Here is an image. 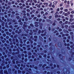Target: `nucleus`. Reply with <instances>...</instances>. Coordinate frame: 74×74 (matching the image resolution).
<instances>
[{
	"mask_svg": "<svg viewBox=\"0 0 74 74\" xmlns=\"http://www.w3.org/2000/svg\"><path fill=\"white\" fill-rule=\"evenodd\" d=\"M58 3V1H55L53 2V3L54 4H56Z\"/></svg>",
	"mask_w": 74,
	"mask_h": 74,
	"instance_id": "nucleus-1",
	"label": "nucleus"
},
{
	"mask_svg": "<svg viewBox=\"0 0 74 74\" xmlns=\"http://www.w3.org/2000/svg\"><path fill=\"white\" fill-rule=\"evenodd\" d=\"M35 26L36 27H38V23L37 22H36L35 23Z\"/></svg>",
	"mask_w": 74,
	"mask_h": 74,
	"instance_id": "nucleus-2",
	"label": "nucleus"
},
{
	"mask_svg": "<svg viewBox=\"0 0 74 74\" xmlns=\"http://www.w3.org/2000/svg\"><path fill=\"white\" fill-rule=\"evenodd\" d=\"M24 26L25 27H26V22H24Z\"/></svg>",
	"mask_w": 74,
	"mask_h": 74,
	"instance_id": "nucleus-3",
	"label": "nucleus"
},
{
	"mask_svg": "<svg viewBox=\"0 0 74 74\" xmlns=\"http://www.w3.org/2000/svg\"><path fill=\"white\" fill-rule=\"evenodd\" d=\"M33 1H34V2L35 3H37V0H33Z\"/></svg>",
	"mask_w": 74,
	"mask_h": 74,
	"instance_id": "nucleus-4",
	"label": "nucleus"
},
{
	"mask_svg": "<svg viewBox=\"0 0 74 74\" xmlns=\"http://www.w3.org/2000/svg\"><path fill=\"white\" fill-rule=\"evenodd\" d=\"M69 21L70 22H72V21H73V19L71 18L69 19Z\"/></svg>",
	"mask_w": 74,
	"mask_h": 74,
	"instance_id": "nucleus-5",
	"label": "nucleus"
},
{
	"mask_svg": "<svg viewBox=\"0 0 74 74\" xmlns=\"http://www.w3.org/2000/svg\"><path fill=\"white\" fill-rule=\"evenodd\" d=\"M65 12H67L68 11V9H65L64 10Z\"/></svg>",
	"mask_w": 74,
	"mask_h": 74,
	"instance_id": "nucleus-6",
	"label": "nucleus"
},
{
	"mask_svg": "<svg viewBox=\"0 0 74 74\" xmlns=\"http://www.w3.org/2000/svg\"><path fill=\"white\" fill-rule=\"evenodd\" d=\"M63 12V11H60L59 12V13L60 14H62V13Z\"/></svg>",
	"mask_w": 74,
	"mask_h": 74,
	"instance_id": "nucleus-7",
	"label": "nucleus"
},
{
	"mask_svg": "<svg viewBox=\"0 0 74 74\" xmlns=\"http://www.w3.org/2000/svg\"><path fill=\"white\" fill-rule=\"evenodd\" d=\"M20 1L21 3H25V1H24L23 0H21Z\"/></svg>",
	"mask_w": 74,
	"mask_h": 74,
	"instance_id": "nucleus-8",
	"label": "nucleus"
},
{
	"mask_svg": "<svg viewBox=\"0 0 74 74\" xmlns=\"http://www.w3.org/2000/svg\"><path fill=\"white\" fill-rule=\"evenodd\" d=\"M41 7V6L40 5H38L37 6V7H38V8H40Z\"/></svg>",
	"mask_w": 74,
	"mask_h": 74,
	"instance_id": "nucleus-9",
	"label": "nucleus"
},
{
	"mask_svg": "<svg viewBox=\"0 0 74 74\" xmlns=\"http://www.w3.org/2000/svg\"><path fill=\"white\" fill-rule=\"evenodd\" d=\"M56 11H60V9H59V8H58L57 9Z\"/></svg>",
	"mask_w": 74,
	"mask_h": 74,
	"instance_id": "nucleus-10",
	"label": "nucleus"
},
{
	"mask_svg": "<svg viewBox=\"0 0 74 74\" xmlns=\"http://www.w3.org/2000/svg\"><path fill=\"white\" fill-rule=\"evenodd\" d=\"M55 18H57V17H58V14H55Z\"/></svg>",
	"mask_w": 74,
	"mask_h": 74,
	"instance_id": "nucleus-11",
	"label": "nucleus"
},
{
	"mask_svg": "<svg viewBox=\"0 0 74 74\" xmlns=\"http://www.w3.org/2000/svg\"><path fill=\"white\" fill-rule=\"evenodd\" d=\"M70 17H71V18H73V15L71 14L70 15Z\"/></svg>",
	"mask_w": 74,
	"mask_h": 74,
	"instance_id": "nucleus-12",
	"label": "nucleus"
},
{
	"mask_svg": "<svg viewBox=\"0 0 74 74\" xmlns=\"http://www.w3.org/2000/svg\"><path fill=\"white\" fill-rule=\"evenodd\" d=\"M71 14H73L74 13V11H71Z\"/></svg>",
	"mask_w": 74,
	"mask_h": 74,
	"instance_id": "nucleus-13",
	"label": "nucleus"
},
{
	"mask_svg": "<svg viewBox=\"0 0 74 74\" xmlns=\"http://www.w3.org/2000/svg\"><path fill=\"white\" fill-rule=\"evenodd\" d=\"M47 11H48V12H49V11L50 10H49V9H47Z\"/></svg>",
	"mask_w": 74,
	"mask_h": 74,
	"instance_id": "nucleus-14",
	"label": "nucleus"
},
{
	"mask_svg": "<svg viewBox=\"0 0 74 74\" xmlns=\"http://www.w3.org/2000/svg\"><path fill=\"white\" fill-rule=\"evenodd\" d=\"M40 13L41 14H44V12L43 11H41Z\"/></svg>",
	"mask_w": 74,
	"mask_h": 74,
	"instance_id": "nucleus-15",
	"label": "nucleus"
},
{
	"mask_svg": "<svg viewBox=\"0 0 74 74\" xmlns=\"http://www.w3.org/2000/svg\"><path fill=\"white\" fill-rule=\"evenodd\" d=\"M60 7H62V6H63V4L62 3H61L60 4Z\"/></svg>",
	"mask_w": 74,
	"mask_h": 74,
	"instance_id": "nucleus-16",
	"label": "nucleus"
},
{
	"mask_svg": "<svg viewBox=\"0 0 74 74\" xmlns=\"http://www.w3.org/2000/svg\"><path fill=\"white\" fill-rule=\"evenodd\" d=\"M42 8H45V6H44V5H42Z\"/></svg>",
	"mask_w": 74,
	"mask_h": 74,
	"instance_id": "nucleus-17",
	"label": "nucleus"
},
{
	"mask_svg": "<svg viewBox=\"0 0 74 74\" xmlns=\"http://www.w3.org/2000/svg\"><path fill=\"white\" fill-rule=\"evenodd\" d=\"M40 10H41V11H42L43 10V8H41L40 9Z\"/></svg>",
	"mask_w": 74,
	"mask_h": 74,
	"instance_id": "nucleus-18",
	"label": "nucleus"
},
{
	"mask_svg": "<svg viewBox=\"0 0 74 74\" xmlns=\"http://www.w3.org/2000/svg\"><path fill=\"white\" fill-rule=\"evenodd\" d=\"M49 19H51L52 18V16H50L49 17Z\"/></svg>",
	"mask_w": 74,
	"mask_h": 74,
	"instance_id": "nucleus-19",
	"label": "nucleus"
},
{
	"mask_svg": "<svg viewBox=\"0 0 74 74\" xmlns=\"http://www.w3.org/2000/svg\"><path fill=\"white\" fill-rule=\"evenodd\" d=\"M60 10H63V8L62 7H61L60 8Z\"/></svg>",
	"mask_w": 74,
	"mask_h": 74,
	"instance_id": "nucleus-20",
	"label": "nucleus"
},
{
	"mask_svg": "<svg viewBox=\"0 0 74 74\" xmlns=\"http://www.w3.org/2000/svg\"><path fill=\"white\" fill-rule=\"evenodd\" d=\"M58 14V12H56L55 13V15L57 14Z\"/></svg>",
	"mask_w": 74,
	"mask_h": 74,
	"instance_id": "nucleus-21",
	"label": "nucleus"
},
{
	"mask_svg": "<svg viewBox=\"0 0 74 74\" xmlns=\"http://www.w3.org/2000/svg\"><path fill=\"white\" fill-rule=\"evenodd\" d=\"M55 5H52V7H53V8H54L55 7Z\"/></svg>",
	"mask_w": 74,
	"mask_h": 74,
	"instance_id": "nucleus-22",
	"label": "nucleus"
},
{
	"mask_svg": "<svg viewBox=\"0 0 74 74\" xmlns=\"http://www.w3.org/2000/svg\"><path fill=\"white\" fill-rule=\"evenodd\" d=\"M34 15H32L31 16V17H32V18H33V17H34Z\"/></svg>",
	"mask_w": 74,
	"mask_h": 74,
	"instance_id": "nucleus-23",
	"label": "nucleus"
},
{
	"mask_svg": "<svg viewBox=\"0 0 74 74\" xmlns=\"http://www.w3.org/2000/svg\"><path fill=\"white\" fill-rule=\"evenodd\" d=\"M39 5H42V3H41L39 4Z\"/></svg>",
	"mask_w": 74,
	"mask_h": 74,
	"instance_id": "nucleus-24",
	"label": "nucleus"
},
{
	"mask_svg": "<svg viewBox=\"0 0 74 74\" xmlns=\"http://www.w3.org/2000/svg\"><path fill=\"white\" fill-rule=\"evenodd\" d=\"M65 19H66V20H67V21H68V20H69V18H68L67 17H66Z\"/></svg>",
	"mask_w": 74,
	"mask_h": 74,
	"instance_id": "nucleus-25",
	"label": "nucleus"
},
{
	"mask_svg": "<svg viewBox=\"0 0 74 74\" xmlns=\"http://www.w3.org/2000/svg\"><path fill=\"white\" fill-rule=\"evenodd\" d=\"M37 17L38 18H40V15H38V16H37Z\"/></svg>",
	"mask_w": 74,
	"mask_h": 74,
	"instance_id": "nucleus-26",
	"label": "nucleus"
},
{
	"mask_svg": "<svg viewBox=\"0 0 74 74\" xmlns=\"http://www.w3.org/2000/svg\"><path fill=\"white\" fill-rule=\"evenodd\" d=\"M27 12H30V10L29 9H27Z\"/></svg>",
	"mask_w": 74,
	"mask_h": 74,
	"instance_id": "nucleus-27",
	"label": "nucleus"
},
{
	"mask_svg": "<svg viewBox=\"0 0 74 74\" xmlns=\"http://www.w3.org/2000/svg\"><path fill=\"white\" fill-rule=\"evenodd\" d=\"M53 12H54V11H52L51 12V14H52L53 13Z\"/></svg>",
	"mask_w": 74,
	"mask_h": 74,
	"instance_id": "nucleus-28",
	"label": "nucleus"
},
{
	"mask_svg": "<svg viewBox=\"0 0 74 74\" xmlns=\"http://www.w3.org/2000/svg\"><path fill=\"white\" fill-rule=\"evenodd\" d=\"M41 21H42V19H40L39 20V22H41Z\"/></svg>",
	"mask_w": 74,
	"mask_h": 74,
	"instance_id": "nucleus-29",
	"label": "nucleus"
},
{
	"mask_svg": "<svg viewBox=\"0 0 74 74\" xmlns=\"http://www.w3.org/2000/svg\"><path fill=\"white\" fill-rule=\"evenodd\" d=\"M34 38H37V36H34Z\"/></svg>",
	"mask_w": 74,
	"mask_h": 74,
	"instance_id": "nucleus-30",
	"label": "nucleus"
},
{
	"mask_svg": "<svg viewBox=\"0 0 74 74\" xmlns=\"http://www.w3.org/2000/svg\"><path fill=\"white\" fill-rule=\"evenodd\" d=\"M30 26H32V27H33V25L32 24H31Z\"/></svg>",
	"mask_w": 74,
	"mask_h": 74,
	"instance_id": "nucleus-31",
	"label": "nucleus"
},
{
	"mask_svg": "<svg viewBox=\"0 0 74 74\" xmlns=\"http://www.w3.org/2000/svg\"><path fill=\"white\" fill-rule=\"evenodd\" d=\"M68 23V21H66L65 22V24H67Z\"/></svg>",
	"mask_w": 74,
	"mask_h": 74,
	"instance_id": "nucleus-32",
	"label": "nucleus"
},
{
	"mask_svg": "<svg viewBox=\"0 0 74 74\" xmlns=\"http://www.w3.org/2000/svg\"><path fill=\"white\" fill-rule=\"evenodd\" d=\"M69 10L70 11H72L73 10V9H71V8H69Z\"/></svg>",
	"mask_w": 74,
	"mask_h": 74,
	"instance_id": "nucleus-33",
	"label": "nucleus"
},
{
	"mask_svg": "<svg viewBox=\"0 0 74 74\" xmlns=\"http://www.w3.org/2000/svg\"><path fill=\"white\" fill-rule=\"evenodd\" d=\"M65 16H67L68 15V14L67 13H65L64 15Z\"/></svg>",
	"mask_w": 74,
	"mask_h": 74,
	"instance_id": "nucleus-34",
	"label": "nucleus"
},
{
	"mask_svg": "<svg viewBox=\"0 0 74 74\" xmlns=\"http://www.w3.org/2000/svg\"><path fill=\"white\" fill-rule=\"evenodd\" d=\"M56 24L55 23H53V26H55V25Z\"/></svg>",
	"mask_w": 74,
	"mask_h": 74,
	"instance_id": "nucleus-35",
	"label": "nucleus"
},
{
	"mask_svg": "<svg viewBox=\"0 0 74 74\" xmlns=\"http://www.w3.org/2000/svg\"><path fill=\"white\" fill-rule=\"evenodd\" d=\"M32 5H34V3H32Z\"/></svg>",
	"mask_w": 74,
	"mask_h": 74,
	"instance_id": "nucleus-36",
	"label": "nucleus"
},
{
	"mask_svg": "<svg viewBox=\"0 0 74 74\" xmlns=\"http://www.w3.org/2000/svg\"><path fill=\"white\" fill-rule=\"evenodd\" d=\"M12 4H14L15 2L14 1H12Z\"/></svg>",
	"mask_w": 74,
	"mask_h": 74,
	"instance_id": "nucleus-37",
	"label": "nucleus"
},
{
	"mask_svg": "<svg viewBox=\"0 0 74 74\" xmlns=\"http://www.w3.org/2000/svg\"><path fill=\"white\" fill-rule=\"evenodd\" d=\"M68 30L69 31V32H71V30L70 29H69Z\"/></svg>",
	"mask_w": 74,
	"mask_h": 74,
	"instance_id": "nucleus-38",
	"label": "nucleus"
},
{
	"mask_svg": "<svg viewBox=\"0 0 74 74\" xmlns=\"http://www.w3.org/2000/svg\"><path fill=\"white\" fill-rule=\"evenodd\" d=\"M59 23L61 24V23H62V21H60L59 22Z\"/></svg>",
	"mask_w": 74,
	"mask_h": 74,
	"instance_id": "nucleus-39",
	"label": "nucleus"
},
{
	"mask_svg": "<svg viewBox=\"0 0 74 74\" xmlns=\"http://www.w3.org/2000/svg\"><path fill=\"white\" fill-rule=\"evenodd\" d=\"M50 10H53V8H50Z\"/></svg>",
	"mask_w": 74,
	"mask_h": 74,
	"instance_id": "nucleus-40",
	"label": "nucleus"
},
{
	"mask_svg": "<svg viewBox=\"0 0 74 74\" xmlns=\"http://www.w3.org/2000/svg\"><path fill=\"white\" fill-rule=\"evenodd\" d=\"M67 3V1H64V3Z\"/></svg>",
	"mask_w": 74,
	"mask_h": 74,
	"instance_id": "nucleus-41",
	"label": "nucleus"
},
{
	"mask_svg": "<svg viewBox=\"0 0 74 74\" xmlns=\"http://www.w3.org/2000/svg\"><path fill=\"white\" fill-rule=\"evenodd\" d=\"M26 8H29V6H27Z\"/></svg>",
	"mask_w": 74,
	"mask_h": 74,
	"instance_id": "nucleus-42",
	"label": "nucleus"
},
{
	"mask_svg": "<svg viewBox=\"0 0 74 74\" xmlns=\"http://www.w3.org/2000/svg\"><path fill=\"white\" fill-rule=\"evenodd\" d=\"M46 56H47V55H44V57H45V58L46 57Z\"/></svg>",
	"mask_w": 74,
	"mask_h": 74,
	"instance_id": "nucleus-43",
	"label": "nucleus"
},
{
	"mask_svg": "<svg viewBox=\"0 0 74 74\" xmlns=\"http://www.w3.org/2000/svg\"><path fill=\"white\" fill-rule=\"evenodd\" d=\"M41 1H42V2H44V0H41Z\"/></svg>",
	"mask_w": 74,
	"mask_h": 74,
	"instance_id": "nucleus-44",
	"label": "nucleus"
},
{
	"mask_svg": "<svg viewBox=\"0 0 74 74\" xmlns=\"http://www.w3.org/2000/svg\"><path fill=\"white\" fill-rule=\"evenodd\" d=\"M66 21V19H63V22H64V21Z\"/></svg>",
	"mask_w": 74,
	"mask_h": 74,
	"instance_id": "nucleus-45",
	"label": "nucleus"
},
{
	"mask_svg": "<svg viewBox=\"0 0 74 74\" xmlns=\"http://www.w3.org/2000/svg\"><path fill=\"white\" fill-rule=\"evenodd\" d=\"M23 13H25L26 12V11H23Z\"/></svg>",
	"mask_w": 74,
	"mask_h": 74,
	"instance_id": "nucleus-46",
	"label": "nucleus"
},
{
	"mask_svg": "<svg viewBox=\"0 0 74 74\" xmlns=\"http://www.w3.org/2000/svg\"><path fill=\"white\" fill-rule=\"evenodd\" d=\"M29 15H30V14H29L27 13V16H29Z\"/></svg>",
	"mask_w": 74,
	"mask_h": 74,
	"instance_id": "nucleus-47",
	"label": "nucleus"
},
{
	"mask_svg": "<svg viewBox=\"0 0 74 74\" xmlns=\"http://www.w3.org/2000/svg\"><path fill=\"white\" fill-rule=\"evenodd\" d=\"M67 3L68 4H70V2H69V1H67Z\"/></svg>",
	"mask_w": 74,
	"mask_h": 74,
	"instance_id": "nucleus-48",
	"label": "nucleus"
},
{
	"mask_svg": "<svg viewBox=\"0 0 74 74\" xmlns=\"http://www.w3.org/2000/svg\"><path fill=\"white\" fill-rule=\"evenodd\" d=\"M34 19H37V17H35L34 18Z\"/></svg>",
	"mask_w": 74,
	"mask_h": 74,
	"instance_id": "nucleus-49",
	"label": "nucleus"
},
{
	"mask_svg": "<svg viewBox=\"0 0 74 74\" xmlns=\"http://www.w3.org/2000/svg\"><path fill=\"white\" fill-rule=\"evenodd\" d=\"M57 73H58V74H59L60 73V71H58L57 72Z\"/></svg>",
	"mask_w": 74,
	"mask_h": 74,
	"instance_id": "nucleus-50",
	"label": "nucleus"
},
{
	"mask_svg": "<svg viewBox=\"0 0 74 74\" xmlns=\"http://www.w3.org/2000/svg\"><path fill=\"white\" fill-rule=\"evenodd\" d=\"M36 13H37V14H38V11H36Z\"/></svg>",
	"mask_w": 74,
	"mask_h": 74,
	"instance_id": "nucleus-51",
	"label": "nucleus"
},
{
	"mask_svg": "<svg viewBox=\"0 0 74 74\" xmlns=\"http://www.w3.org/2000/svg\"><path fill=\"white\" fill-rule=\"evenodd\" d=\"M49 7H51L52 6V5H50L49 4Z\"/></svg>",
	"mask_w": 74,
	"mask_h": 74,
	"instance_id": "nucleus-52",
	"label": "nucleus"
},
{
	"mask_svg": "<svg viewBox=\"0 0 74 74\" xmlns=\"http://www.w3.org/2000/svg\"><path fill=\"white\" fill-rule=\"evenodd\" d=\"M71 27H72V28H74V25H72L71 26Z\"/></svg>",
	"mask_w": 74,
	"mask_h": 74,
	"instance_id": "nucleus-53",
	"label": "nucleus"
},
{
	"mask_svg": "<svg viewBox=\"0 0 74 74\" xmlns=\"http://www.w3.org/2000/svg\"><path fill=\"white\" fill-rule=\"evenodd\" d=\"M12 14H15V12H12Z\"/></svg>",
	"mask_w": 74,
	"mask_h": 74,
	"instance_id": "nucleus-54",
	"label": "nucleus"
},
{
	"mask_svg": "<svg viewBox=\"0 0 74 74\" xmlns=\"http://www.w3.org/2000/svg\"><path fill=\"white\" fill-rule=\"evenodd\" d=\"M49 30H51V27H49Z\"/></svg>",
	"mask_w": 74,
	"mask_h": 74,
	"instance_id": "nucleus-55",
	"label": "nucleus"
},
{
	"mask_svg": "<svg viewBox=\"0 0 74 74\" xmlns=\"http://www.w3.org/2000/svg\"><path fill=\"white\" fill-rule=\"evenodd\" d=\"M22 24H23V23H22V22H21L20 23V25H22Z\"/></svg>",
	"mask_w": 74,
	"mask_h": 74,
	"instance_id": "nucleus-56",
	"label": "nucleus"
},
{
	"mask_svg": "<svg viewBox=\"0 0 74 74\" xmlns=\"http://www.w3.org/2000/svg\"><path fill=\"white\" fill-rule=\"evenodd\" d=\"M45 15H48V13H47V12H46L45 13Z\"/></svg>",
	"mask_w": 74,
	"mask_h": 74,
	"instance_id": "nucleus-57",
	"label": "nucleus"
},
{
	"mask_svg": "<svg viewBox=\"0 0 74 74\" xmlns=\"http://www.w3.org/2000/svg\"><path fill=\"white\" fill-rule=\"evenodd\" d=\"M23 7H25V5L24 4H23Z\"/></svg>",
	"mask_w": 74,
	"mask_h": 74,
	"instance_id": "nucleus-58",
	"label": "nucleus"
},
{
	"mask_svg": "<svg viewBox=\"0 0 74 74\" xmlns=\"http://www.w3.org/2000/svg\"><path fill=\"white\" fill-rule=\"evenodd\" d=\"M58 21H60V18H58Z\"/></svg>",
	"mask_w": 74,
	"mask_h": 74,
	"instance_id": "nucleus-59",
	"label": "nucleus"
},
{
	"mask_svg": "<svg viewBox=\"0 0 74 74\" xmlns=\"http://www.w3.org/2000/svg\"><path fill=\"white\" fill-rule=\"evenodd\" d=\"M44 19H47V17L45 16L44 17Z\"/></svg>",
	"mask_w": 74,
	"mask_h": 74,
	"instance_id": "nucleus-60",
	"label": "nucleus"
},
{
	"mask_svg": "<svg viewBox=\"0 0 74 74\" xmlns=\"http://www.w3.org/2000/svg\"><path fill=\"white\" fill-rule=\"evenodd\" d=\"M67 48L68 49H70V48L69 47H67Z\"/></svg>",
	"mask_w": 74,
	"mask_h": 74,
	"instance_id": "nucleus-61",
	"label": "nucleus"
},
{
	"mask_svg": "<svg viewBox=\"0 0 74 74\" xmlns=\"http://www.w3.org/2000/svg\"><path fill=\"white\" fill-rule=\"evenodd\" d=\"M3 36L4 37H5V34H3Z\"/></svg>",
	"mask_w": 74,
	"mask_h": 74,
	"instance_id": "nucleus-62",
	"label": "nucleus"
},
{
	"mask_svg": "<svg viewBox=\"0 0 74 74\" xmlns=\"http://www.w3.org/2000/svg\"><path fill=\"white\" fill-rule=\"evenodd\" d=\"M25 20H26V21H27L28 20V19L27 18H25Z\"/></svg>",
	"mask_w": 74,
	"mask_h": 74,
	"instance_id": "nucleus-63",
	"label": "nucleus"
},
{
	"mask_svg": "<svg viewBox=\"0 0 74 74\" xmlns=\"http://www.w3.org/2000/svg\"><path fill=\"white\" fill-rule=\"evenodd\" d=\"M22 3H19V5H22Z\"/></svg>",
	"mask_w": 74,
	"mask_h": 74,
	"instance_id": "nucleus-64",
	"label": "nucleus"
}]
</instances>
